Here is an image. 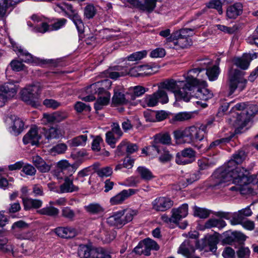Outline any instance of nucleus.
<instances>
[{"instance_id":"6ab92c4d","label":"nucleus","mask_w":258,"mask_h":258,"mask_svg":"<svg viewBox=\"0 0 258 258\" xmlns=\"http://www.w3.org/2000/svg\"><path fill=\"white\" fill-rule=\"evenodd\" d=\"M40 136L38 135L36 127H32L24 136L23 141L24 144H31L36 145L38 144Z\"/></svg>"},{"instance_id":"bb28decb","label":"nucleus","mask_w":258,"mask_h":258,"mask_svg":"<svg viewBox=\"0 0 258 258\" xmlns=\"http://www.w3.org/2000/svg\"><path fill=\"white\" fill-rule=\"evenodd\" d=\"M142 243L145 255H150L151 250H158L159 249V246L157 242L150 238L145 239L142 241Z\"/></svg>"},{"instance_id":"423d86ee","label":"nucleus","mask_w":258,"mask_h":258,"mask_svg":"<svg viewBox=\"0 0 258 258\" xmlns=\"http://www.w3.org/2000/svg\"><path fill=\"white\" fill-rule=\"evenodd\" d=\"M41 90L39 83L26 87L21 91V98L27 104L36 106L39 92Z\"/></svg>"},{"instance_id":"2f4dec72","label":"nucleus","mask_w":258,"mask_h":258,"mask_svg":"<svg viewBox=\"0 0 258 258\" xmlns=\"http://www.w3.org/2000/svg\"><path fill=\"white\" fill-rule=\"evenodd\" d=\"M155 143L159 145L161 143L164 145L171 144V138L168 133H163L156 134L154 136Z\"/></svg>"},{"instance_id":"a211bd4d","label":"nucleus","mask_w":258,"mask_h":258,"mask_svg":"<svg viewBox=\"0 0 258 258\" xmlns=\"http://www.w3.org/2000/svg\"><path fill=\"white\" fill-rule=\"evenodd\" d=\"M112 82L108 79H105L97 82L90 86L91 89L94 91V93H102L109 92L106 90L110 88Z\"/></svg>"},{"instance_id":"37998d69","label":"nucleus","mask_w":258,"mask_h":258,"mask_svg":"<svg viewBox=\"0 0 258 258\" xmlns=\"http://www.w3.org/2000/svg\"><path fill=\"white\" fill-rule=\"evenodd\" d=\"M128 66V72L127 75L131 76L137 77L143 76L144 68L145 67L144 66H138L133 68H130V65L127 64Z\"/></svg>"},{"instance_id":"39448f33","label":"nucleus","mask_w":258,"mask_h":258,"mask_svg":"<svg viewBox=\"0 0 258 258\" xmlns=\"http://www.w3.org/2000/svg\"><path fill=\"white\" fill-rule=\"evenodd\" d=\"M204 71V68H195L188 71L186 74L183 75L185 78L184 81H176V82H186L191 87L189 91V100H190L191 96L194 95H191V92H194V87L196 86H206V81L201 78L200 73L202 71Z\"/></svg>"},{"instance_id":"09e8293b","label":"nucleus","mask_w":258,"mask_h":258,"mask_svg":"<svg viewBox=\"0 0 258 258\" xmlns=\"http://www.w3.org/2000/svg\"><path fill=\"white\" fill-rule=\"evenodd\" d=\"M234 64L242 70H246L249 67L248 60L244 54L241 57L236 58L233 60Z\"/></svg>"},{"instance_id":"8fccbe9b","label":"nucleus","mask_w":258,"mask_h":258,"mask_svg":"<svg viewBox=\"0 0 258 258\" xmlns=\"http://www.w3.org/2000/svg\"><path fill=\"white\" fill-rule=\"evenodd\" d=\"M196 29L194 28H183L174 32L173 35L174 37H179L189 38L193 35V31Z\"/></svg>"},{"instance_id":"5701e85b","label":"nucleus","mask_w":258,"mask_h":258,"mask_svg":"<svg viewBox=\"0 0 258 258\" xmlns=\"http://www.w3.org/2000/svg\"><path fill=\"white\" fill-rule=\"evenodd\" d=\"M55 233L58 236L64 238H73L77 234L76 230L72 227H58L55 229Z\"/></svg>"},{"instance_id":"473e14b6","label":"nucleus","mask_w":258,"mask_h":258,"mask_svg":"<svg viewBox=\"0 0 258 258\" xmlns=\"http://www.w3.org/2000/svg\"><path fill=\"white\" fill-rule=\"evenodd\" d=\"M124 146H126V152L128 154H133L138 150V146L137 144L128 143L125 141H123L117 146V151L118 152H121V148Z\"/></svg>"},{"instance_id":"c756f323","label":"nucleus","mask_w":258,"mask_h":258,"mask_svg":"<svg viewBox=\"0 0 258 258\" xmlns=\"http://www.w3.org/2000/svg\"><path fill=\"white\" fill-rule=\"evenodd\" d=\"M112 103L116 105H124L128 103V100L125 97L123 92L119 89L114 90V94L112 99Z\"/></svg>"},{"instance_id":"aec40b11","label":"nucleus","mask_w":258,"mask_h":258,"mask_svg":"<svg viewBox=\"0 0 258 258\" xmlns=\"http://www.w3.org/2000/svg\"><path fill=\"white\" fill-rule=\"evenodd\" d=\"M64 132L57 126H52L45 131L44 136L46 139L49 141L57 139L62 137Z\"/></svg>"},{"instance_id":"0eeeda50","label":"nucleus","mask_w":258,"mask_h":258,"mask_svg":"<svg viewBox=\"0 0 258 258\" xmlns=\"http://www.w3.org/2000/svg\"><path fill=\"white\" fill-rule=\"evenodd\" d=\"M14 84L6 83L0 86V107L3 106L8 99L13 97L17 93Z\"/></svg>"},{"instance_id":"a19ab883","label":"nucleus","mask_w":258,"mask_h":258,"mask_svg":"<svg viewBox=\"0 0 258 258\" xmlns=\"http://www.w3.org/2000/svg\"><path fill=\"white\" fill-rule=\"evenodd\" d=\"M37 212L41 215L54 217L58 215L59 213V210L54 207L49 206L40 209L39 210H38Z\"/></svg>"},{"instance_id":"69168bd1","label":"nucleus","mask_w":258,"mask_h":258,"mask_svg":"<svg viewBox=\"0 0 258 258\" xmlns=\"http://www.w3.org/2000/svg\"><path fill=\"white\" fill-rule=\"evenodd\" d=\"M11 7L9 0H0V16L5 17L8 8Z\"/></svg>"},{"instance_id":"9b49d317","label":"nucleus","mask_w":258,"mask_h":258,"mask_svg":"<svg viewBox=\"0 0 258 258\" xmlns=\"http://www.w3.org/2000/svg\"><path fill=\"white\" fill-rule=\"evenodd\" d=\"M67 22V20L64 18H61L57 20L52 25L49 26L46 23H42L41 26L35 27L34 30L36 32L44 33L47 31L52 30H58L63 26Z\"/></svg>"},{"instance_id":"4d7b16f0","label":"nucleus","mask_w":258,"mask_h":258,"mask_svg":"<svg viewBox=\"0 0 258 258\" xmlns=\"http://www.w3.org/2000/svg\"><path fill=\"white\" fill-rule=\"evenodd\" d=\"M72 8L73 7L71 5L66 3H62L56 4L54 9L55 12L58 13L64 12L67 16V14L68 13V12H67V10L70 12Z\"/></svg>"},{"instance_id":"dca6fc26","label":"nucleus","mask_w":258,"mask_h":258,"mask_svg":"<svg viewBox=\"0 0 258 258\" xmlns=\"http://www.w3.org/2000/svg\"><path fill=\"white\" fill-rule=\"evenodd\" d=\"M253 112H249L248 111L236 112V116L234 117L235 119H232L233 124L241 127L245 126L249 122L250 117L253 115Z\"/></svg>"},{"instance_id":"052dcab7","label":"nucleus","mask_w":258,"mask_h":258,"mask_svg":"<svg viewBox=\"0 0 258 258\" xmlns=\"http://www.w3.org/2000/svg\"><path fill=\"white\" fill-rule=\"evenodd\" d=\"M148 90V88H146L141 86H136L132 87L131 89V91H132L134 94V98H133V99H134L136 97L141 96Z\"/></svg>"},{"instance_id":"20e7f679","label":"nucleus","mask_w":258,"mask_h":258,"mask_svg":"<svg viewBox=\"0 0 258 258\" xmlns=\"http://www.w3.org/2000/svg\"><path fill=\"white\" fill-rule=\"evenodd\" d=\"M242 72L231 68L228 71V86L229 95H232L237 90L239 92L243 91L246 85L247 80L243 77Z\"/></svg>"},{"instance_id":"0e129e2a","label":"nucleus","mask_w":258,"mask_h":258,"mask_svg":"<svg viewBox=\"0 0 258 258\" xmlns=\"http://www.w3.org/2000/svg\"><path fill=\"white\" fill-rule=\"evenodd\" d=\"M96 10L93 5H87L84 9V16L88 19H92L96 14Z\"/></svg>"},{"instance_id":"6e6552de","label":"nucleus","mask_w":258,"mask_h":258,"mask_svg":"<svg viewBox=\"0 0 258 258\" xmlns=\"http://www.w3.org/2000/svg\"><path fill=\"white\" fill-rule=\"evenodd\" d=\"M196 153L191 148H187L177 153L175 162L179 165H186L194 162Z\"/></svg>"},{"instance_id":"a878e982","label":"nucleus","mask_w":258,"mask_h":258,"mask_svg":"<svg viewBox=\"0 0 258 258\" xmlns=\"http://www.w3.org/2000/svg\"><path fill=\"white\" fill-rule=\"evenodd\" d=\"M78 190L79 187L73 184V179L69 176L64 177V183L60 186L61 193L72 192Z\"/></svg>"},{"instance_id":"e2e57ef3","label":"nucleus","mask_w":258,"mask_h":258,"mask_svg":"<svg viewBox=\"0 0 258 258\" xmlns=\"http://www.w3.org/2000/svg\"><path fill=\"white\" fill-rule=\"evenodd\" d=\"M157 0H145L144 5L141 6L142 10L151 12L156 7Z\"/></svg>"},{"instance_id":"f03ea898","label":"nucleus","mask_w":258,"mask_h":258,"mask_svg":"<svg viewBox=\"0 0 258 258\" xmlns=\"http://www.w3.org/2000/svg\"><path fill=\"white\" fill-rule=\"evenodd\" d=\"M158 89L153 93L158 103L165 104L168 102L169 99L167 92L164 89L173 92L178 100L189 101L190 87L186 82H176L173 79L166 80L158 84Z\"/></svg>"},{"instance_id":"13d9d810","label":"nucleus","mask_w":258,"mask_h":258,"mask_svg":"<svg viewBox=\"0 0 258 258\" xmlns=\"http://www.w3.org/2000/svg\"><path fill=\"white\" fill-rule=\"evenodd\" d=\"M233 135L230 136L228 137L223 138L220 139H217L212 142L208 147V149H212L216 148L217 146L220 145L221 144H224L228 143L230 141Z\"/></svg>"},{"instance_id":"f8f14e48","label":"nucleus","mask_w":258,"mask_h":258,"mask_svg":"<svg viewBox=\"0 0 258 258\" xmlns=\"http://www.w3.org/2000/svg\"><path fill=\"white\" fill-rule=\"evenodd\" d=\"M137 191L138 190L132 188L124 189L111 198L110 200V203L112 205L121 204L130 196L134 195Z\"/></svg>"},{"instance_id":"f704fd0d","label":"nucleus","mask_w":258,"mask_h":258,"mask_svg":"<svg viewBox=\"0 0 258 258\" xmlns=\"http://www.w3.org/2000/svg\"><path fill=\"white\" fill-rule=\"evenodd\" d=\"M87 140V136L86 135H80L68 141V143L70 147H75L78 146H84Z\"/></svg>"},{"instance_id":"de8ad7c7","label":"nucleus","mask_w":258,"mask_h":258,"mask_svg":"<svg viewBox=\"0 0 258 258\" xmlns=\"http://www.w3.org/2000/svg\"><path fill=\"white\" fill-rule=\"evenodd\" d=\"M8 243V239L7 238L0 239V250L5 252H11L12 254L15 256H19L14 251V247L12 245H6Z\"/></svg>"},{"instance_id":"72a5a7b5","label":"nucleus","mask_w":258,"mask_h":258,"mask_svg":"<svg viewBox=\"0 0 258 258\" xmlns=\"http://www.w3.org/2000/svg\"><path fill=\"white\" fill-rule=\"evenodd\" d=\"M226 225V222L222 219L212 218L205 223V227L206 228L218 227L219 229H222Z\"/></svg>"},{"instance_id":"1a4fd4ad","label":"nucleus","mask_w":258,"mask_h":258,"mask_svg":"<svg viewBox=\"0 0 258 258\" xmlns=\"http://www.w3.org/2000/svg\"><path fill=\"white\" fill-rule=\"evenodd\" d=\"M69 116L68 113L65 111H56L52 113H44L42 122L43 124L58 123L66 119Z\"/></svg>"},{"instance_id":"b1692460","label":"nucleus","mask_w":258,"mask_h":258,"mask_svg":"<svg viewBox=\"0 0 258 258\" xmlns=\"http://www.w3.org/2000/svg\"><path fill=\"white\" fill-rule=\"evenodd\" d=\"M11 119L13 122L11 128L14 135L17 136L21 134L24 129V122L19 117L12 115Z\"/></svg>"},{"instance_id":"f257e3e1","label":"nucleus","mask_w":258,"mask_h":258,"mask_svg":"<svg viewBox=\"0 0 258 258\" xmlns=\"http://www.w3.org/2000/svg\"><path fill=\"white\" fill-rule=\"evenodd\" d=\"M246 156L244 151H238L233 154L231 159L218 168L213 175L216 183L215 185L228 182L241 185L242 180L246 176L238 165L242 163Z\"/></svg>"},{"instance_id":"4c0bfd02","label":"nucleus","mask_w":258,"mask_h":258,"mask_svg":"<svg viewBox=\"0 0 258 258\" xmlns=\"http://www.w3.org/2000/svg\"><path fill=\"white\" fill-rule=\"evenodd\" d=\"M137 172L141 178L146 181L150 180L154 177L152 172L144 166L139 167L137 169Z\"/></svg>"},{"instance_id":"79ce46f5","label":"nucleus","mask_w":258,"mask_h":258,"mask_svg":"<svg viewBox=\"0 0 258 258\" xmlns=\"http://www.w3.org/2000/svg\"><path fill=\"white\" fill-rule=\"evenodd\" d=\"M91 258H111L107 252L101 247H92Z\"/></svg>"},{"instance_id":"4be33fe9","label":"nucleus","mask_w":258,"mask_h":258,"mask_svg":"<svg viewBox=\"0 0 258 258\" xmlns=\"http://www.w3.org/2000/svg\"><path fill=\"white\" fill-rule=\"evenodd\" d=\"M243 6L240 3H236L228 7L227 9L226 15L229 19H235L242 14Z\"/></svg>"},{"instance_id":"49530a36","label":"nucleus","mask_w":258,"mask_h":258,"mask_svg":"<svg viewBox=\"0 0 258 258\" xmlns=\"http://www.w3.org/2000/svg\"><path fill=\"white\" fill-rule=\"evenodd\" d=\"M220 70L219 67L214 66L211 68L207 69L205 74L208 77L210 81H214L217 79Z\"/></svg>"},{"instance_id":"9d476101","label":"nucleus","mask_w":258,"mask_h":258,"mask_svg":"<svg viewBox=\"0 0 258 258\" xmlns=\"http://www.w3.org/2000/svg\"><path fill=\"white\" fill-rule=\"evenodd\" d=\"M152 205L155 211L164 212L172 207L173 202L169 198L160 197L155 199Z\"/></svg>"},{"instance_id":"c85d7f7f","label":"nucleus","mask_w":258,"mask_h":258,"mask_svg":"<svg viewBox=\"0 0 258 258\" xmlns=\"http://www.w3.org/2000/svg\"><path fill=\"white\" fill-rule=\"evenodd\" d=\"M23 203L25 210H29L33 208L38 209L42 205L41 200L28 198H23Z\"/></svg>"},{"instance_id":"ea45409f","label":"nucleus","mask_w":258,"mask_h":258,"mask_svg":"<svg viewBox=\"0 0 258 258\" xmlns=\"http://www.w3.org/2000/svg\"><path fill=\"white\" fill-rule=\"evenodd\" d=\"M122 213V216L124 224H126L128 222L132 221L134 216H136L138 214V211L136 210H133L132 209H127L122 211H120Z\"/></svg>"},{"instance_id":"774afa93","label":"nucleus","mask_w":258,"mask_h":258,"mask_svg":"<svg viewBox=\"0 0 258 258\" xmlns=\"http://www.w3.org/2000/svg\"><path fill=\"white\" fill-rule=\"evenodd\" d=\"M119 138L115 137L112 132H107L106 133V142L112 148H115V143Z\"/></svg>"},{"instance_id":"cd10ccee","label":"nucleus","mask_w":258,"mask_h":258,"mask_svg":"<svg viewBox=\"0 0 258 258\" xmlns=\"http://www.w3.org/2000/svg\"><path fill=\"white\" fill-rule=\"evenodd\" d=\"M188 205L183 204L178 208H174L171 210L177 223L182 218H185L188 214Z\"/></svg>"},{"instance_id":"864d4df0","label":"nucleus","mask_w":258,"mask_h":258,"mask_svg":"<svg viewBox=\"0 0 258 258\" xmlns=\"http://www.w3.org/2000/svg\"><path fill=\"white\" fill-rule=\"evenodd\" d=\"M160 154H161V155L159 157V160L160 162L163 163L170 161L173 158L172 155L170 153L169 151L165 149H162V151L161 148Z\"/></svg>"},{"instance_id":"6e6d98bb","label":"nucleus","mask_w":258,"mask_h":258,"mask_svg":"<svg viewBox=\"0 0 258 258\" xmlns=\"http://www.w3.org/2000/svg\"><path fill=\"white\" fill-rule=\"evenodd\" d=\"M147 54V51L146 50L138 51L128 55L127 57V59L128 61L139 60L146 56Z\"/></svg>"},{"instance_id":"680f3d73","label":"nucleus","mask_w":258,"mask_h":258,"mask_svg":"<svg viewBox=\"0 0 258 258\" xmlns=\"http://www.w3.org/2000/svg\"><path fill=\"white\" fill-rule=\"evenodd\" d=\"M96 172L98 175L101 178L107 177L112 174V169L110 167L106 166L98 169Z\"/></svg>"},{"instance_id":"603ef678","label":"nucleus","mask_w":258,"mask_h":258,"mask_svg":"<svg viewBox=\"0 0 258 258\" xmlns=\"http://www.w3.org/2000/svg\"><path fill=\"white\" fill-rule=\"evenodd\" d=\"M61 216L70 221H73L75 217V211L69 207H63L61 209Z\"/></svg>"},{"instance_id":"3c124183","label":"nucleus","mask_w":258,"mask_h":258,"mask_svg":"<svg viewBox=\"0 0 258 258\" xmlns=\"http://www.w3.org/2000/svg\"><path fill=\"white\" fill-rule=\"evenodd\" d=\"M194 215L200 218L205 219L209 217L210 212L209 210L205 208H202L197 206H195L194 208Z\"/></svg>"},{"instance_id":"412c9836","label":"nucleus","mask_w":258,"mask_h":258,"mask_svg":"<svg viewBox=\"0 0 258 258\" xmlns=\"http://www.w3.org/2000/svg\"><path fill=\"white\" fill-rule=\"evenodd\" d=\"M97 94L98 95V98L94 104V108L96 111H98L102 109L103 106L109 103L111 94L109 92Z\"/></svg>"},{"instance_id":"5fc2aeb1","label":"nucleus","mask_w":258,"mask_h":258,"mask_svg":"<svg viewBox=\"0 0 258 258\" xmlns=\"http://www.w3.org/2000/svg\"><path fill=\"white\" fill-rule=\"evenodd\" d=\"M242 216L239 211L237 212L233 213L231 216L230 220L231 224L233 225L242 224L244 220Z\"/></svg>"},{"instance_id":"7ed1b4c3","label":"nucleus","mask_w":258,"mask_h":258,"mask_svg":"<svg viewBox=\"0 0 258 258\" xmlns=\"http://www.w3.org/2000/svg\"><path fill=\"white\" fill-rule=\"evenodd\" d=\"M207 132V125L201 124L176 130L173 132V136L176 141L195 145L197 143L204 140Z\"/></svg>"},{"instance_id":"393cba45","label":"nucleus","mask_w":258,"mask_h":258,"mask_svg":"<svg viewBox=\"0 0 258 258\" xmlns=\"http://www.w3.org/2000/svg\"><path fill=\"white\" fill-rule=\"evenodd\" d=\"M121 213L120 211L113 213L107 219V223L110 226L121 227L125 225Z\"/></svg>"},{"instance_id":"c9c22d12","label":"nucleus","mask_w":258,"mask_h":258,"mask_svg":"<svg viewBox=\"0 0 258 258\" xmlns=\"http://www.w3.org/2000/svg\"><path fill=\"white\" fill-rule=\"evenodd\" d=\"M92 247L89 245H80L78 254L80 258H91Z\"/></svg>"},{"instance_id":"58836bf2","label":"nucleus","mask_w":258,"mask_h":258,"mask_svg":"<svg viewBox=\"0 0 258 258\" xmlns=\"http://www.w3.org/2000/svg\"><path fill=\"white\" fill-rule=\"evenodd\" d=\"M158 104L154 93L146 95L142 100V105L144 107H154Z\"/></svg>"},{"instance_id":"ddd939ff","label":"nucleus","mask_w":258,"mask_h":258,"mask_svg":"<svg viewBox=\"0 0 258 258\" xmlns=\"http://www.w3.org/2000/svg\"><path fill=\"white\" fill-rule=\"evenodd\" d=\"M166 41L168 42H173V47L176 49L186 48L192 44V40L190 38L174 37L173 34L167 38Z\"/></svg>"},{"instance_id":"4468645a","label":"nucleus","mask_w":258,"mask_h":258,"mask_svg":"<svg viewBox=\"0 0 258 258\" xmlns=\"http://www.w3.org/2000/svg\"><path fill=\"white\" fill-rule=\"evenodd\" d=\"M198 242L197 240H190L187 239L185 240L180 246L178 252L187 258H189L192 256V253L195 251L194 245L197 247V243Z\"/></svg>"},{"instance_id":"a18cd8bd","label":"nucleus","mask_w":258,"mask_h":258,"mask_svg":"<svg viewBox=\"0 0 258 258\" xmlns=\"http://www.w3.org/2000/svg\"><path fill=\"white\" fill-rule=\"evenodd\" d=\"M201 173L200 171H196L187 173L185 175L186 185L191 184L199 180L201 177Z\"/></svg>"},{"instance_id":"c03bdc74","label":"nucleus","mask_w":258,"mask_h":258,"mask_svg":"<svg viewBox=\"0 0 258 258\" xmlns=\"http://www.w3.org/2000/svg\"><path fill=\"white\" fill-rule=\"evenodd\" d=\"M192 115L190 113L182 112L174 115L170 120V122L173 123L175 122L184 121L191 118Z\"/></svg>"},{"instance_id":"bf43d9fd","label":"nucleus","mask_w":258,"mask_h":258,"mask_svg":"<svg viewBox=\"0 0 258 258\" xmlns=\"http://www.w3.org/2000/svg\"><path fill=\"white\" fill-rule=\"evenodd\" d=\"M245 236L241 233L237 231L231 233V235L226 238L225 241L228 243L233 242L235 240H243Z\"/></svg>"},{"instance_id":"e433bc0d","label":"nucleus","mask_w":258,"mask_h":258,"mask_svg":"<svg viewBox=\"0 0 258 258\" xmlns=\"http://www.w3.org/2000/svg\"><path fill=\"white\" fill-rule=\"evenodd\" d=\"M85 210L87 212L92 214H100L103 212V208L98 203H91L84 207Z\"/></svg>"},{"instance_id":"2eb2a0df","label":"nucleus","mask_w":258,"mask_h":258,"mask_svg":"<svg viewBox=\"0 0 258 258\" xmlns=\"http://www.w3.org/2000/svg\"><path fill=\"white\" fill-rule=\"evenodd\" d=\"M218 242V238L216 236H211L207 239L203 238L199 240L197 243V248L202 250L208 245L210 250L214 252L217 249Z\"/></svg>"},{"instance_id":"7c9ffc66","label":"nucleus","mask_w":258,"mask_h":258,"mask_svg":"<svg viewBox=\"0 0 258 258\" xmlns=\"http://www.w3.org/2000/svg\"><path fill=\"white\" fill-rule=\"evenodd\" d=\"M207 86V84L206 83V86H202L203 87L198 88L194 96L197 98L203 100H207L211 98L213 96V93L206 88Z\"/></svg>"},{"instance_id":"338daca9","label":"nucleus","mask_w":258,"mask_h":258,"mask_svg":"<svg viewBox=\"0 0 258 258\" xmlns=\"http://www.w3.org/2000/svg\"><path fill=\"white\" fill-rule=\"evenodd\" d=\"M161 146L158 145L156 143H155V141L153 140L152 145L147 147V150H148V155H154L155 153L157 154H160Z\"/></svg>"},{"instance_id":"f3484780","label":"nucleus","mask_w":258,"mask_h":258,"mask_svg":"<svg viewBox=\"0 0 258 258\" xmlns=\"http://www.w3.org/2000/svg\"><path fill=\"white\" fill-rule=\"evenodd\" d=\"M67 16L73 22L78 32L80 34L83 33L84 32V23L78 12L73 8L70 12L67 14Z\"/></svg>"}]
</instances>
